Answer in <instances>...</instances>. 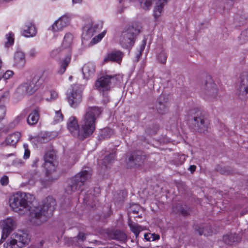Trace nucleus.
<instances>
[{
    "label": "nucleus",
    "instance_id": "obj_1",
    "mask_svg": "<svg viewBox=\"0 0 248 248\" xmlns=\"http://www.w3.org/2000/svg\"><path fill=\"white\" fill-rule=\"evenodd\" d=\"M34 201V197L31 194L18 192L10 197L9 202L10 207L15 212L23 215L30 211L31 221L39 225L52 214L56 202L52 197H48L42 205L32 206Z\"/></svg>",
    "mask_w": 248,
    "mask_h": 248
},
{
    "label": "nucleus",
    "instance_id": "obj_2",
    "mask_svg": "<svg viewBox=\"0 0 248 248\" xmlns=\"http://www.w3.org/2000/svg\"><path fill=\"white\" fill-rule=\"evenodd\" d=\"M102 112L100 108L97 107H89L80 122L78 129V138L84 140L92 135L95 129L96 119Z\"/></svg>",
    "mask_w": 248,
    "mask_h": 248
},
{
    "label": "nucleus",
    "instance_id": "obj_3",
    "mask_svg": "<svg viewBox=\"0 0 248 248\" xmlns=\"http://www.w3.org/2000/svg\"><path fill=\"white\" fill-rule=\"evenodd\" d=\"M42 83L41 74H36L31 80H28L19 86L16 95L21 96L26 94L31 95L40 88Z\"/></svg>",
    "mask_w": 248,
    "mask_h": 248
},
{
    "label": "nucleus",
    "instance_id": "obj_4",
    "mask_svg": "<svg viewBox=\"0 0 248 248\" xmlns=\"http://www.w3.org/2000/svg\"><path fill=\"white\" fill-rule=\"evenodd\" d=\"M140 27L139 26H132L124 30L120 37V43L124 48H131L134 43L137 36L140 33Z\"/></svg>",
    "mask_w": 248,
    "mask_h": 248
},
{
    "label": "nucleus",
    "instance_id": "obj_5",
    "mask_svg": "<svg viewBox=\"0 0 248 248\" xmlns=\"http://www.w3.org/2000/svg\"><path fill=\"white\" fill-rule=\"evenodd\" d=\"M91 173L89 170H82L72 178L66 188V192L69 194L80 189L84 183L91 178Z\"/></svg>",
    "mask_w": 248,
    "mask_h": 248
},
{
    "label": "nucleus",
    "instance_id": "obj_6",
    "mask_svg": "<svg viewBox=\"0 0 248 248\" xmlns=\"http://www.w3.org/2000/svg\"><path fill=\"white\" fill-rule=\"evenodd\" d=\"M82 87L79 85H74L68 91L67 101L72 108L77 107L82 101Z\"/></svg>",
    "mask_w": 248,
    "mask_h": 248
},
{
    "label": "nucleus",
    "instance_id": "obj_7",
    "mask_svg": "<svg viewBox=\"0 0 248 248\" xmlns=\"http://www.w3.org/2000/svg\"><path fill=\"white\" fill-rule=\"evenodd\" d=\"M103 27V24L101 22L87 23L83 28L82 34V40H87L91 38L93 35L99 32Z\"/></svg>",
    "mask_w": 248,
    "mask_h": 248
},
{
    "label": "nucleus",
    "instance_id": "obj_8",
    "mask_svg": "<svg viewBox=\"0 0 248 248\" xmlns=\"http://www.w3.org/2000/svg\"><path fill=\"white\" fill-rule=\"evenodd\" d=\"M73 42V36L70 33H66L64 36L62 46L60 48L56 49L51 52V56L56 57L61 51L63 53H71V48Z\"/></svg>",
    "mask_w": 248,
    "mask_h": 248
},
{
    "label": "nucleus",
    "instance_id": "obj_9",
    "mask_svg": "<svg viewBox=\"0 0 248 248\" xmlns=\"http://www.w3.org/2000/svg\"><path fill=\"white\" fill-rule=\"evenodd\" d=\"M116 79V78L114 76H102L96 80L95 87L100 92L108 91L110 90L112 83H114Z\"/></svg>",
    "mask_w": 248,
    "mask_h": 248
},
{
    "label": "nucleus",
    "instance_id": "obj_10",
    "mask_svg": "<svg viewBox=\"0 0 248 248\" xmlns=\"http://www.w3.org/2000/svg\"><path fill=\"white\" fill-rule=\"evenodd\" d=\"M194 125L195 129L199 132L202 133L207 130L210 122L207 117L201 112H198L194 116Z\"/></svg>",
    "mask_w": 248,
    "mask_h": 248
},
{
    "label": "nucleus",
    "instance_id": "obj_11",
    "mask_svg": "<svg viewBox=\"0 0 248 248\" xmlns=\"http://www.w3.org/2000/svg\"><path fill=\"white\" fill-rule=\"evenodd\" d=\"M70 19L69 15H64L53 23L50 29L54 33L61 31L69 24Z\"/></svg>",
    "mask_w": 248,
    "mask_h": 248
},
{
    "label": "nucleus",
    "instance_id": "obj_12",
    "mask_svg": "<svg viewBox=\"0 0 248 248\" xmlns=\"http://www.w3.org/2000/svg\"><path fill=\"white\" fill-rule=\"evenodd\" d=\"M1 239L4 240L16 228V222L15 218L9 217L3 220Z\"/></svg>",
    "mask_w": 248,
    "mask_h": 248
},
{
    "label": "nucleus",
    "instance_id": "obj_13",
    "mask_svg": "<svg viewBox=\"0 0 248 248\" xmlns=\"http://www.w3.org/2000/svg\"><path fill=\"white\" fill-rule=\"evenodd\" d=\"M55 154L53 151L47 152L44 156V167L48 175L51 173V171L55 170L57 165L55 161Z\"/></svg>",
    "mask_w": 248,
    "mask_h": 248
},
{
    "label": "nucleus",
    "instance_id": "obj_14",
    "mask_svg": "<svg viewBox=\"0 0 248 248\" xmlns=\"http://www.w3.org/2000/svg\"><path fill=\"white\" fill-rule=\"evenodd\" d=\"M237 94L240 98L248 96V72L243 73L240 77V83Z\"/></svg>",
    "mask_w": 248,
    "mask_h": 248
},
{
    "label": "nucleus",
    "instance_id": "obj_15",
    "mask_svg": "<svg viewBox=\"0 0 248 248\" xmlns=\"http://www.w3.org/2000/svg\"><path fill=\"white\" fill-rule=\"evenodd\" d=\"M205 93L211 97H215L217 93L216 85L213 78L210 77L207 78L205 83Z\"/></svg>",
    "mask_w": 248,
    "mask_h": 248
},
{
    "label": "nucleus",
    "instance_id": "obj_16",
    "mask_svg": "<svg viewBox=\"0 0 248 248\" xmlns=\"http://www.w3.org/2000/svg\"><path fill=\"white\" fill-rule=\"evenodd\" d=\"M13 237L21 248L28 245L30 241L28 234L21 231L15 233Z\"/></svg>",
    "mask_w": 248,
    "mask_h": 248
},
{
    "label": "nucleus",
    "instance_id": "obj_17",
    "mask_svg": "<svg viewBox=\"0 0 248 248\" xmlns=\"http://www.w3.org/2000/svg\"><path fill=\"white\" fill-rule=\"evenodd\" d=\"M123 54L120 51H114L107 54L103 59V63H105L109 62H116L120 63Z\"/></svg>",
    "mask_w": 248,
    "mask_h": 248
},
{
    "label": "nucleus",
    "instance_id": "obj_18",
    "mask_svg": "<svg viewBox=\"0 0 248 248\" xmlns=\"http://www.w3.org/2000/svg\"><path fill=\"white\" fill-rule=\"evenodd\" d=\"M95 72V65L92 62L85 63L82 67V73L84 78L88 79L94 76Z\"/></svg>",
    "mask_w": 248,
    "mask_h": 248
},
{
    "label": "nucleus",
    "instance_id": "obj_19",
    "mask_svg": "<svg viewBox=\"0 0 248 248\" xmlns=\"http://www.w3.org/2000/svg\"><path fill=\"white\" fill-rule=\"evenodd\" d=\"M67 127L70 132L75 137L78 138L79 125L75 117H70L67 122Z\"/></svg>",
    "mask_w": 248,
    "mask_h": 248
},
{
    "label": "nucleus",
    "instance_id": "obj_20",
    "mask_svg": "<svg viewBox=\"0 0 248 248\" xmlns=\"http://www.w3.org/2000/svg\"><path fill=\"white\" fill-rule=\"evenodd\" d=\"M14 64L18 68H23L26 63L24 53L22 51H17L14 57Z\"/></svg>",
    "mask_w": 248,
    "mask_h": 248
},
{
    "label": "nucleus",
    "instance_id": "obj_21",
    "mask_svg": "<svg viewBox=\"0 0 248 248\" xmlns=\"http://www.w3.org/2000/svg\"><path fill=\"white\" fill-rule=\"evenodd\" d=\"M155 2V6L153 10V16L156 20L161 16L163 12L164 6L166 4L164 0L162 2L161 0H156Z\"/></svg>",
    "mask_w": 248,
    "mask_h": 248
},
{
    "label": "nucleus",
    "instance_id": "obj_22",
    "mask_svg": "<svg viewBox=\"0 0 248 248\" xmlns=\"http://www.w3.org/2000/svg\"><path fill=\"white\" fill-rule=\"evenodd\" d=\"M144 158L140 151L133 154L129 157V161L131 166H140L143 162Z\"/></svg>",
    "mask_w": 248,
    "mask_h": 248
},
{
    "label": "nucleus",
    "instance_id": "obj_23",
    "mask_svg": "<svg viewBox=\"0 0 248 248\" xmlns=\"http://www.w3.org/2000/svg\"><path fill=\"white\" fill-rule=\"evenodd\" d=\"M21 137L20 132H16L8 135L5 140L6 145L16 146Z\"/></svg>",
    "mask_w": 248,
    "mask_h": 248
},
{
    "label": "nucleus",
    "instance_id": "obj_24",
    "mask_svg": "<svg viewBox=\"0 0 248 248\" xmlns=\"http://www.w3.org/2000/svg\"><path fill=\"white\" fill-rule=\"evenodd\" d=\"M24 178L28 179V181L21 184V186L22 187L28 185L33 186L38 179L39 176L35 172H28L24 175Z\"/></svg>",
    "mask_w": 248,
    "mask_h": 248
},
{
    "label": "nucleus",
    "instance_id": "obj_25",
    "mask_svg": "<svg viewBox=\"0 0 248 248\" xmlns=\"http://www.w3.org/2000/svg\"><path fill=\"white\" fill-rule=\"evenodd\" d=\"M222 240L225 243L228 245H232L239 241L240 237L236 233H231L223 235Z\"/></svg>",
    "mask_w": 248,
    "mask_h": 248
},
{
    "label": "nucleus",
    "instance_id": "obj_26",
    "mask_svg": "<svg viewBox=\"0 0 248 248\" xmlns=\"http://www.w3.org/2000/svg\"><path fill=\"white\" fill-rule=\"evenodd\" d=\"M71 55L72 54L67 53L66 57L61 61L60 63V68L58 70L59 74H62L65 72L67 67L71 62Z\"/></svg>",
    "mask_w": 248,
    "mask_h": 248
},
{
    "label": "nucleus",
    "instance_id": "obj_27",
    "mask_svg": "<svg viewBox=\"0 0 248 248\" xmlns=\"http://www.w3.org/2000/svg\"><path fill=\"white\" fill-rule=\"evenodd\" d=\"M39 109L36 108L29 114L27 119V122L29 124L33 125L37 123L39 118Z\"/></svg>",
    "mask_w": 248,
    "mask_h": 248
},
{
    "label": "nucleus",
    "instance_id": "obj_28",
    "mask_svg": "<svg viewBox=\"0 0 248 248\" xmlns=\"http://www.w3.org/2000/svg\"><path fill=\"white\" fill-rule=\"evenodd\" d=\"M168 103L164 100V96H161L158 100L157 110L160 114L165 113L168 109Z\"/></svg>",
    "mask_w": 248,
    "mask_h": 248
},
{
    "label": "nucleus",
    "instance_id": "obj_29",
    "mask_svg": "<svg viewBox=\"0 0 248 248\" xmlns=\"http://www.w3.org/2000/svg\"><path fill=\"white\" fill-rule=\"evenodd\" d=\"M23 35L26 37H30L34 36L36 33L35 27L31 24L25 26L23 31Z\"/></svg>",
    "mask_w": 248,
    "mask_h": 248
},
{
    "label": "nucleus",
    "instance_id": "obj_30",
    "mask_svg": "<svg viewBox=\"0 0 248 248\" xmlns=\"http://www.w3.org/2000/svg\"><path fill=\"white\" fill-rule=\"evenodd\" d=\"M128 225L131 231L134 233L136 238L138 236L140 232L144 230L145 229L144 227L140 226V225L134 223L131 221H129Z\"/></svg>",
    "mask_w": 248,
    "mask_h": 248
},
{
    "label": "nucleus",
    "instance_id": "obj_31",
    "mask_svg": "<svg viewBox=\"0 0 248 248\" xmlns=\"http://www.w3.org/2000/svg\"><path fill=\"white\" fill-rule=\"evenodd\" d=\"M113 134V131L109 128H104L102 130L98 136L99 140H104L108 139Z\"/></svg>",
    "mask_w": 248,
    "mask_h": 248
},
{
    "label": "nucleus",
    "instance_id": "obj_32",
    "mask_svg": "<svg viewBox=\"0 0 248 248\" xmlns=\"http://www.w3.org/2000/svg\"><path fill=\"white\" fill-rule=\"evenodd\" d=\"M113 238L120 241H124L126 239V235L124 232L116 230L113 232Z\"/></svg>",
    "mask_w": 248,
    "mask_h": 248
},
{
    "label": "nucleus",
    "instance_id": "obj_33",
    "mask_svg": "<svg viewBox=\"0 0 248 248\" xmlns=\"http://www.w3.org/2000/svg\"><path fill=\"white\" fill-rule=\"evenodd\" d=\"M115 155L114 153L110 154L108 156L105 157L103 160V164L105 167H107L109 164L111 163L114 160Z\"/></svg>",
    "mask_w": 248,
    "mask_h": 248
},
{
    "label": "nucleus",
    "instance_id": "obj_34",
    "mask_svg": "<svg viewBox=\"0 0 248 248\" xmlns=\"http://www.w3.org/2000/svg\"><path fill=\"white\" fill-rule=\"evenodd\" d=\"M144 239L147 241H153L159 239V235L155 233H145Z\"/></svg>",
    "mask_w": 248,
    "mask_h": 248
},
{
    "label": "nucleus",
    "instance_id": "obj_35",
    "mask_svg": "<svg viewBox=\"0 0 248 248\" xmlns=\"http://www.w3.org/2000/svg\"><path fill=\"white\" fill-rule=\"evenodd\" d=\"M106 33V31H104L103 32H102L101 33L99 34L98 35H97L96 36H95L92 40V41L90 42V44L91 45H94V44L97 43L99 41H100L102 40V39L104 37V36H105Z\"/></svg>",
    "mask_w": 248,
    "mask_h": 248
},
{
    "label": "nucleus",
    "instance_id": "obj_36",
    "mask_svg": "<svg viewBox=\"0 0 248 248\" xmlns=\"http://www.w3.org/2000/svg\"><path fill=\"white\" fill-rule=\"evenodd\" d=\"M14 34L12 32H9L6 35V45L7 46L12 45L14 42Z\"/></svg>",
    "mask_w": 248,
    "mask_h": 248
},
{
    "label": "nucleus",
    "instance_id": "obj_37",
    "mask_svg": "<svg viewBox=\"0 0 248 248\" xmlns=\"http://www.w3.org/2000/svg\"><path fill=\"white\" fill-rule=\"evenodd\" d=\"M6 248H21L17 243V242L13 238L8 240L6 243Z\"/></svg>",
    "mask_w": 248,
    "mask_h": 248
},
{
    "label": "nucleus",
    "instance_id": "obj_38",
    "mask_svg": "<svg viewBox=\"0 0 248 248\" xmlns=\"http://www.w3.org/2000/svg\"><path fill=\"white\" fill-rule=\"evenodd\" d=\"M23 147L24 149L23 159H28L30 157L31 154L30 150L29 148V145L27 143H24L23 145Z\"/></svg>",
    "mask_w": 248,
    "mask_h": 248
},
{
    "label": "nucleus",
    "instance_id": "obj_39",
    "mask_svg": "<svg viewBox=\"0 0 248 248\" xmlns=\"http://www.w3.org/2000/svg\"><path fill=\"white\" fill-rule=\"evenodd\" d=\"M13 165L17 168H20L25 165V162L21 158H16L13 161Z\"/></svg>",
    "mask_w": 248,
    "mask_h": 248
},
{
    "label": "nucleus",
    "instance_id": "obj_40",
    "mask_svg": "<svg viewBox=\"0 0 248 248\" xmlns=\"http://www.w3.org/2000/svg\"><path fill=\"white\" fill-rule=\"evenodd\" d=\"M6 107L3 104H0V121L5 118L6 113Z\"/></svg>",
    "mask_w": 248,
    "mask_h": 248
},
{
    "label": "nucleus",
    "instance_id": "obj_41",
    "mask_svg": "<svg viewBox=\"0 0 248 248\" xmlns=\"http://www.w3.org/2000/svg\"><path fill=\"white\" fill-rule=\"evenodd\" d=\"M9 96V92L8 91L0 93V102L7 101Z\"/></svg>",
    "mask_w": 248,
    "mask_h": 248
},
{
    "label": "nucleus",
    "instance_id": "obj_42",
    "mask_svg": "<svg viewBox=\"0 0 248 248\" xmlns=\"http://www.w3.org/2000/svg\"><path fill=\"white\" fill-rule=\"evenodd\" d=\"M240 39L241 40V43H244L248 41V29L244 31L240 35Z\"/></svg>",
    "mask_w": 248,
    "mask_h": 248
},
{
    "label": "nucleus",
    "instance_id": "obj_43",
    "mask_svg": "<svg viewBox=\"0 0 248 248\" xmlns=\"http://www.w3.org/2000/svg\"><path fill=\"white\" fill-rule=\"evenodd\" d=\"M167 58V56L166 54L164 51L161 52L157 56L158 61L162 63H164L166 62Z\"/></svg>",
    "mask_w": 248,
    "mask_h": 248
},
{
    "label": "nucleus",
    "instance_id": "obj_44",
    "mask_svg": "<svg viewBox=\"0 0 248 248\" xmlns=\"http://www.w3.org/2000/svg\"><path fill=\"white\" fill-rule=\"evenodd\" d=\"M63 120V115L60 110L56 111L54 121L56 123L62 121Z\"/></svg>",
    "mask_w": 248,
    "mask_h": 248
},
{
    "label": "nucleus",
    "instance_id": "obj_45",
    "mask_svg": "<svg viewBox=\"0 0 248 248\" xmlns=\"http://www.w3.org/2000/svg\"><path fill=\"white\" fill-rule=\"evenodd\" d=\"M13 74V72L11 70H7L4 73L2 72L1 78L6 80L12 77Z\"/></svg>",
    "mask_w": 248,
    "mask_h": 248
},
{
    "label": "nucleus",
    "instance_id": "obj_46",
    "mask_svg": "<svg viewBox=\"0 0 248 248\" xmlns=\"http://www.w3.org/2000/svg\"><path fill=\"white\" fill-rule=\"evenodd\" d=\"M50 97L49 98H46V100L47 101H53L56 99L58 97V94L57 93L53 91H51L49 93Z\"/></svg>",
    "mask_w": 248,
    "mask_h": 248
},
{
    "label": "nucleus",
    "instance_id": "obj_47",
    "mask_svg": "<svg viewBox=\"0 0 248 248\" xmlns=\"http://www.w3.org/2000/svg\"><path fill=\"white\" fill-rule=\"evenodd\" d=\"M218 171H219L220 173L224 175H229L232 173V171L228 168H221L219 170H218Z\"/></svg>",
    "mask_w": 248,
    "mask_h": 248
},
{
    "label": "nucleus",
    "instance_id": "obj_48",
    "mask_svg": "<svg viewBox=\"0 0 248 248\" xmlns=\"http://www.w3.org/2000/svg\"><path fill=\"white\" fill-rule=\"evenodd\" d=\"M212 231L210 229L209 231H208L207 229H203L202 230H201V229H200L199 231V234L200 235H211V233H212Z\"/></svg>",
    "mask_w": 248,
    "mask_h": 248
},
{
    "label": "nucleus",
    "instance_id": "obj_49",
    "mask_svg": "<svg viewBox=\"0 0 248 248\" xmlns=\"http://www.w3.org/2000/svg\"><path fill=\"white\" fill-rule=\"evenodd\" d=\"M0 184L2 186H6L9 182V178L7 176H3L0 180Z\"/></svg>",
    "mask_w": 248,
    "mask_h": 248
},
{
    "label": "nucleus",
    "instance_id": "obj_50",
    "mask_svg": "<svg viewBox=\"0 0 248 248\" xmlns=\"http://www.w3.org/2000/svg\"><path fill=\"white\" fill-rule=\"evenodd\" d=\"M145 45H146V42L145 41H143L142 44L141 45V46L140 47V51L139 53L138 54V55H137V61H139V58L140 56V55L142 54V52L144 50Z\"/></svg>",
    "mask_w": 248,
    "mask_h": 248
},
{
    "label": "nucleus",
    "instance_id": "obj_51",
    "mask_svg": "<svg viewBox=\"0 0 248 248\" xmlns=\"http://www.w3.org/2000/svg\"><path fill=\"white\" fill-rule=\"evenodd\" d=\"M37 54V51L36 49L32 48L30 50L29 55L30 57H34Z\"/></svg>",
    "mask_w": 248,
    "mask_h": 248
},
{
    "label": "nucleus",
    "instance_id": "obj_52",
    "mask_svg": "<svg viewBox=\"0 0 248 248\" xmlns=\"http://www.w3.org/2000/svg\"><path fill=\"white\" fill-rule=\"evenodd\" d=\"M179 211L184 216H186L188 214V211L187 209H185L183 207H181Z\"/></svg>",
    "mask_w": 248,
    "mask_h": 248
},
{
    "label": "nucleus",
    "instance_id": "obj_53",
    "mask_svg": "<svg viewBox=\"0 0 248 248\" xmlns=\"http://www.w3.org/2000/svg\"><path fill=\"white\" fill-rule=\"evenodd\" d=\"M25 118V116L23 114H21L17 116L15 119V122L19 123Z\"/></svg>",
    "mask_w": 248,
    "mask_h": 248
},
{
    "label": "nucleus",
    "instance_id": "obj_54",
    "mask_svg": "<svg viewBox=\"0 0 248 248\" xmlns=\"http://www.w3.org/2000/svg\"><path fill=\"white\" fill-rule=\"evenodd\" d=\"M78 238L82 241H84L86 239V235L84 233L80 232L78 235Z\"/></svg>",
    "mask_w": 248,
    "mask_h": 248
},
{
    "label": "nucleus",
    "instance_id": "obj_55",
    "mask_svg": "<svg viewBox=\"0 0 248 248\" xmlns=\"http://www.w3.org/2000/svg\"><path fill=\"white\" fill-rule=\"evenodd\" d=\"M196 167L195 165H190L189 167L188 170L191 172H194L196 170Z\"/></svg>",
    "mask_w": 248,
    "mask_h": 248
},
{
    "label": "nucleus",
    "instance_id": "obj_56",
    "mask_svg": "<svg viewBox=\"0 0 248 248\" xmlns=\"http://www.w3.org/2000/svg\"><path fill=\"white\" fill-rule=\"evenodd\" d=\"M247 214H248V208L243 210L241 212V216H244Z\"/></svg>",
    "mask_w": 248,
    "mask_h": 248
},
{
    "label": "nucleus",
    "instance_id": "obj_57",
    "mask_svg": "<svg viewBox=\"0 0 248 248\" xmlns=\"http://www.w3.org/2000/svg\"><path fill=\"white\" fill-rule=\"evenodd\" d=\"M180 158L181 163L184 162L186 159V156L185 155H182L181 156Z\"/></svg>",
    "mask_w": 248,
    "mask_h": 248
},
{
    "label": "nucleus",
    "instance_id": "obj_58",
    "mask_svg": "<svg viewBox=\"0 0 248 248\" xmlns=\"http://www.w3.org/2000/svg\"><path fill=\"white\" fill-rule=\"evenodd\" d=\"M73 3H81L82 0H72Z\"/></svg>",
    "mask_w": 248,
    "mask_h": 248
},
{
    "label": "nucleus",
    "instance_id": "obj_59",
    "mask_svg": "<svg viewBox=\"0 0 248 248\" xmlns=\"http://www.w3.org/2000/svg\"><path fill=\"white\" fill-rule=\"evenodd\" d=\"M230 1L227 2L228 4H230V5H232V2L234 0H228Z\"/></svg>",
    "mask_w": 248,
    "mask_h": 248
},
{
    "label": "nucleus",
    "instance_id": "obj_60",
    "mask_svg": "<svg viewBox=\"0 0 248 248\" xmlns=\"http://www.w3.org/2000/svg\"><path fill=\"white\" fill-rule=\"evenodd\" d=\"M1 75H2V72H0V80H1V79L2 78H1Z\"/></svg>",
    "mask_w": 248,
    "mask_h": 248
},
{
    "label": "nucleus",
    "instance_id": "obj_61",
    "mask_svg": "<svg viewBox=\"0 0 248 248\" xmlns=\"http://www.w3.org/2000/svg\"><path fill=\"white\" fill-rule=\"evenodd\" d=\"M41 245L42 246L44 244V241H42L40 242Z\"/></svg>",
    "mask_w": 248,
    "mask_h": 248
},
{
    "label": "nucleus",
    "instance_id": "obj_62",
    "mask_svg": "<svg viewBox=\"0 0 248 248\" xmlns=\"http://www.w3.org/2000/svg\"><path fill=\"white\" fill-rule=\"evenodd\" d=\"M31 139H32V138H31V137L29 138V140H31Z\"/></svg>",
    "mask_w": 248,
    "mask_h": 248
},
{
    "label": "nucleus",
    "instance_id": "obj_63",
    "mask_svg": "<svg viewBox=\"0 0 248 248\" xmlns=\"http://www.w3.org/2000/svg\"><path fill=\"white\" fill-rule=\"evenodd\" d=\"M122 0H119V2H121Z\"/></svg>",
    "mask_w": 248,
    "mask_h": 248
}]
</instances>
